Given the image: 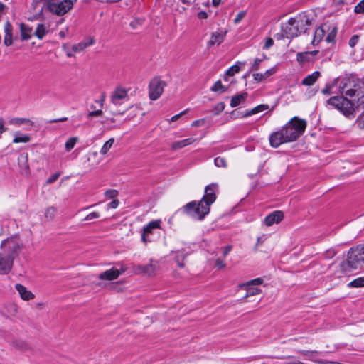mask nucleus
I'll return each mask as SVG.
<instances>
[{
	"instance_id": "cd10ccee",
	"label": "nucleus",
	"mask_w": 364,
	"mask_h": 364,
	"mask_svg": "<svg viewBox=\"0 0 364 364\" xmlns=\"http://www.w3.org/2000/svg\"><path fill=\"white\" fill-rule=\"evenodd\" d=\"M93 45V41L90 40L89 43H79L72 46V51L74 53H79L84 50L88 46Z\"/></svg>"
},
{
	"instance_id": "6ab92c4d",
	"label": "nucleus",
	"mask_w": 364,
	"mask_h": 364,
	"mask_svg": "<svg viewBox=\"0 0 364 364\" xmlns=\"http://www.w3.org/2000/svg\"><path fill=\"white\" fill-rule=\"evenodd\" d=\"M326 25H323L315 30L311 44L313 46H317L323 38L325 35V27Z\"/></svg>"
},
{
	"instance_id": "a211bd4d",
	"label": "nucleus",
	"mask_w": 364,
	"mask_h": 364,
	"mask_svg": "<svg viewBox=\"0 0 364 364\" xmlns=\"http://www.w3.org/2000/svg\"><path fill=\"white\" fill-rule=\"evenodd\" d=\"M15 288L19 293L22 299L25 301H29L34 298V294L31 291L27 290V289L23 285L21 284H16L15 285Z\"/></svg>"
},
{
	"instance_id": "bb28decb",
	"label": "nucleus",
	"mask_w": 364,
	"mask_h": 364,
	"mask_svg": "<svg viewBox=\"0 0 364 364\" xmlns=\"http://www.w3.org/2000/svg\"><path fill=\"white\" fill-rule=\"evenodd\" d=\"M30 141L31 136L28 134H21L19 132H15L13 143H27Z\"/></svg>"
},
{
	"instance_id": "2f4dec72",
	"label": "nucleus",
	"mask_w": 364,
	"mask_h": 364,
	"mask_svg": "<svg viewBox=\"0 0 364 364\" xmlns=\"http://www.w3.org/2000/svg\"><path fill=\"white\" fill-rule=\"evenodd\" d=\"M114 142V138H110L109 140H107L105 144L104 145L102 146V147L101 148V150H100V154L102 155H105L107 154V152L109 151V149H111V147L112 146Z\"/></svg>"
},
{
	"instance_id": "bf43d9fd",
	"label": "nucleus",
	"mask_w": 364,
	"mask_h": 364,
	"mask_svg": "<svg viewBox=\"0 0 364 364\" xmlns=\"http://www.w3.org/2000/svg\"><path fill=\"white\" fill-rule=\"evenodd\" d=\"M215 266L218 268V269H223L225 267V263L223 260H221L220 259H218L215 262Z\"/></svg>"
},
{
	"instance_id": "473e14b6",
	"label": "nucleus",
	"mask_w": 364,
	"mask_h": 364,
	"mask_svg": "<svg viewBox=\"0 0 364 364\" xmlns=\"http://www.w3.org/2000/svg\"><path fill=\"white\" fill-rule=\"evenodd\" d=\"M318 53V50L311 52L299 53L297 54V60L301 61H308L309 55H315Z\"/></svg>"
},
{
	"instance_id": "79ce46f5",
	"label": "nucleus",
	"mask_w": 364,
	"mask_h": 364,
	"mask_svg": "<svg viewBox=\"0 0 364 364\" xmlns=\"http://www.w3.org/2000/svg\"><path fill=\"white\" fill-rule=\"evenodd\" d=\"M184 259H185V255H184V254L183 252H178L176 253V262L178 263V265L180 267H184V264H183V262Z\"/></svg>"
},
{
	"instance_id": "e2e57ef3",
	"label": "nucleus",
	"mask_w": 364,
	"mask_h": 364,
	"mask_svg": "<svg viewBox=\"0 0 364 364\" xmlns=\"http://www.w3.org/2000/svg\"><path fill=\"white\" fill-rule=\"evenodd\" d=\"M7 129L4 126V121L2 118H0V134L6 132Z\"/></svg>"
},
{
	"instance_id": "58836bf2",
	"label": "nucleus",
	"mask_w": 364,
	"mask_h": 364,
	"mask_svg": "<svg viewBox=\"0 0 364 364\" xmlns=\"http://www.w3.org/2000/svg\"><path fill=\"white\" fill-rule=\"evenodd\" d=\"M214 164L217 167H222V168H226L227 167V162L225 158L218 156L214 159Z\"/></svg>"
},
{
	"instance_id": "052dcab7",
	"label": "nucleus",
	"mask_w": 364,
	"mask_h": 364,
	"mask_svg": "<svg viewBox=\"0 0 364 364\" xmlns=\"http://www.w3.org/2000/svg\"><path fill=\"white\" fill-rule=\"evenodd\" d=\"M205 120L203 119L196 120L192 122L191 126L192 127H200L203 125Z\"/></svg>"
},
{
	"instance_id": "0eeeda50",
	"label": "nucleus",
	"mask_w": 364,
	"mask_h": 364,
	"mask_svg": "<svg viewBox=\"0 0 364 364\" xmlns=\"http://www.w3.org/2000/svg\"><path fill=\"white\" fill-rule=\"evenodd\" d=\"M73 3L70 0H64L59 1L58 0H48L47 1L48 9L57 15H64L73 8Z\"/></svg>"
},
{
	"instance_id": "49530a36",
	"label": "nucleus",
	"mask_w": 364,
	"mask_h": 364,
	"mask_svg": "<svg viewBox=\"0 0 364 364\" xmlns=\"http://www.w3.org/2000/svg\"><path fill=\"white\" fill-rule=\"evenodd\" d=\"M105 195L109 198L114 199L118 196V191L117 190L109 189L105 193Z\"/></svg>"
},
{
	"instance_id": "f704fd0d",
	"label": "nucleus",
	"mask_w": 364,
	"mask_h": 364,
	"mask_svg": "<svg viewBox=\"0 0 364 364\" xmlns=\"http://www.w3.org/2000/svg\"><path fill=\"white\" fill-rule=\"evenodd\" d=\"M339 81V78L335 79L332 83L327 84L326 87L322 89L321 92L323 95H328L332 93L331 90L333 88L335 85L338 84Z\"/></svg>"
},
{
	"instance_id": "6e6d98bb",
	"label": "nucleus",
	"mask_w": 364,
	"mask_h": 364,
	"mask_svg": "<svg viewBox=\"0 0 364 364\" xmlns=\"http://www.w3.org/2000/svg\"><path fill=\"white\" fill-rule=\"evenodd\" d=\"M245 14H246L245 11L239 12L234 19L235 23H240L241 21V20L245 17Z\"/></svg>"
},
{
	"instance_id": "338daca9",
	"label": "nucleus",
	"mask_w": 364,
	"mask_h": 364,
	"mask_svg": "<svg viewBox=\"0 0 364 364\" xmlns=\"http://www.w3.org/2000/svg\"><path fill=\"white\" fill-rule=\"evenodd\" d=\"M231 250H232V246H230V245L225 247L223 248V256L225 257L226 255H228V253L231 251Z\"/></svg>"
},
{
	"instance_id": "f8f14e48",
	"label": "nucleus",
	"mask_w": 364,
	"mask_h": 364,
	"mask_svg": "<svg viewBox=\"0 0 364 364\" xmlns=\"http://www.w3.org/2000/svg\"><path fill=\"white\" fill-rule=\"evenodd\" d=\"M284 218V214L282 211H274L267 216L265 217L264 220V223L267 226H271L274 223H279Z\"/></svg>"
},
{
	"instance_id": "aec40b11",
	"label": "nucleus",
	"mask_w": 364,
	"mask_h": 364,
	"mask_svg": "<svg viewBox=\"0 0 364 364\" xmlns=\"http://www.w3.org/2000/svg\"><path fill=\"white\" fill-rule=\"evenodd\" d=\"M321 76V73L319 71H315L313 73L308 75L305 77L301 82V84L305 86H311L314 85L316 80Z\"/></svg>"
},
{
	"instance_id": "37998d69",
	"label": "nucleus",
	"mask_w": 364,
	"mask_h": 364,
	"mask_svg": "<svg viewBox=\"0 0 364 364\" xmlns=\"http://www.w3.org/2000/svg\"><path fill=\"white\" fill-rule=\"evenodd\" d=\"M240 70V67L237 65H235L232 66L231 68H230L227 70L226 75L227 76H233L235 73H239Z\"/></svg>"
},
{
	"instance_id": "a878e982",
	"label": "nucleus",
	"mask_w": 364,
	"mask_h": 364,
	"mask_svg": "<svg viewBox=\"0 0 364 364\" xmlns=\"http://www.w3.org/2000/svg\"><path fill=\"white\" fill-rule=\"evenodd\" d=\"M9 123L16 127H20L23 124H28L31 126L33 124V122L29 119L20 117L12 118L9 121Z\"/></svg>"
},
{
	"instance_id": "680f3d73",
	"label": "nucleus",
	"mask_w": 364,
	"mask_h": 364,
	"mask_svg": "<svg viewBox=\"0 0 364 364\" xmlns=\"http://www.w3.org/2000/svg\"><path fill=\"white\" fill-rule=\"evenodd\" d=\"M119 205V200H113L112 202H110L108 204V207L110 208H116Z\"/></svg>"
},
{
	"instance_id": "39448f33",
	"label": "nucleus",
	"mask_w": 364,
	"mask_h": 364,
	"mask_svg": "<svg viewBox=\"0 0 364 364\" xmlns=\"http://www.w3.org/2000/svg\"><path fill=\"white\" fill-rule=\"evenodd\" d=\"M364 265V249L359 245L351 247L348 252L346 260L340 264V271L343 274H348L360 269Z\"/></svg>"
},
{
	"instance_id": "5701e85b",
	"label": "nucleus",
	"mask_w": 364,
	"mask_h": 364,
	"mask_svg": "<svg viewBox=\"0 0 364 364\" xmlns=\"http://www.w3.org/2000/svg\"><path fill=\"white\" fill-rule=\"evenodd\" d=\"M21 37L23 41H27L31 38L32 28L23 23L20 24Z\"/></svg>"
},
{
	"instance_id": "c85d7f7f",
	"label": "nucleus",
	"mask_w": 364,
	"mask_h": 364,
	"mask_svg": "<svg viewBox=\"0 0 364 364\" xmlns=\"http://www.w3.org/2000/svg\"><path fill=\"white\" fill-rule=\"evenodd\" d=\"M240 287H245V286H243V284L241 285ZM245 287L247 288V290H246V294L245 295L244 298H247V297L255 296V295L262 293V290L257 287H255L252 286H245Z\"/></svg>"
},
{
	"instance_id": "8fccbe9b",
	"label": "nucleus",
	"mask_w": 364,
	"mask_h": 364,
	"mask_svg": "<svg viewBox=\"0 0 364 364\" xmlns=\"http://www.w3.org/2000/svg\"><path fill=\"white\" fill-rule=\"evenodd\" d=\"M274 45V40L271 37H268L266 38L263 49L267 50L271 48Z\"/></svg>"
},
{
	"instance_id": "a18cd8bd",
	"label": "nucleus",
	"mask_w": 364,
	"mask_h": 364,
	"mask_svg": "<svg viewBox=\"0 0 364 364\" xmlns=\"http://www.w3.org/2000/svg\"><path fill=\"white\" fill-rule=\"evenodd\" d=\"M354 11L356 14H364V0L360 1L354 9Z\"/></svg>"
},
{
	"instance_id": "09e8293b",
	"label": "nucleus",
	"mask_w": 364,
	"mask_h": 364,
	"mask_svg": "<svg viewBox=\"0 0 364 364\" xmlns=\"http://www.w3.org/2000/svg\"><path fill=\"white\" fill-rule=\"evenodd\" d=\"M359 41V36L358 35H353L349 40V46L351 48L355 47Z\"/></svg>"
},
{
	"instance_id": "72a5a7b5",
	"label": "nucleus",
	"mask_w": 364,
	"mask_h": 364,
	"mask_svg": "<svg viewBox=\"0 0 364 364\" xmlns=\"http://www.w3.org/2000/svg\"><path fill=\"white\" fill-rule=\"evenodd\" d=\"M348 287L351 288H358L364 287V277H358L350 282L348 284Z\"/></svg>"
},
{
	"instance_id": "13d9d810",
	"label": "nucleus",
	"mask_w": 364,
	"mask_h": 364,
	"mask_svg": "<svg viewBox=\"0 0 364 364\" xmlns=\"http://www.w3.org/2000/svg\"><path fill=\"white\" fill-rule=\"evenodd\" d=\"M265 240H266V237L264 235L257 237V243L255 247V250H257L259 245L262 244L265 241Z\"/></svg>"
},
{
	"instance_id": "f257e3e1",
	"label": "nucleus",
	"mask_w": 364,
	"mask_h": 364,
	"mask_svg": "<svg viewBox=\"0 0 364 364\" xmlns=\"http://www.w3.org/2000/svg\"><path fill=\"white\" fill-rule=\"evenodd\" d=\"M338 83L341 96L330 97L327 104L339 110L346 117L353 118L355 109L364 107V84L353 75L339 79Z\"/></svg>"
},
{
	"instance_id": "9b49d317",
	"label": "nucleus",
	"mask_w": 364,
	"mask_h": 364,
	"mask_svg": "<svg viewBox=\"0 0 364 364\" xmlns=\"http://www.w3.org/2000/svg\"><path fill=\"white\" fill-rule=\"evenodd\" d=\"M124 272V269L119 270L116 268H112L100 273L98 278L101 280L112 281L117 279Z\"/></svg>"
},
{
	"instance_id": "e433bc0d",
	"label": "nucleus",
	"mask_w": 364,
	"mask_h": 364,
	"mask_svg": "<svg viewBox=\"0 0 364 364\" xmlns=\"http://www.w3.org/2000/svg\"><path fill=\"white\" fill-rule=\"evenodd\" d=\"M337 34V28L336 26H333L331 28V29L329 31V33H328L326 41L328 43H333L335 41V38Z\"/></svg>"
},
{
	"instance_id": "4468645a",
	"label": "nucleus",
	"mask_w": 364,
	"mask_h": 364,
	"mask_svg": "<svg viewBox=\"0 0 364 364\" xmlns=\"http://www.w3.org/2000/svg\"><path fill=\"white\" fill-rule=\"evenodd\" d=\"M159 265L157 262L153 260L150 261V263L146 265H139L136 269L141 273L151 276L155 273L158 269Z\"/></svg>"
},
{
	"instance_id": "0e129e2a",
	"label": "nucleus",
	"mask_w": 364,
	"mask_h": 364,
	"mask_svg": "<svg viewBox=\"0 0 364 364\" xmlns=\"http://www.w3.org/2000/svg\"><path fill=\"white\" fill-rule=\"evenodd\" d=\"M208 14L205 11H200L198 14V17L200 19H206L208 18Z\"/></svg>"
},
{
	"instance_id": "20e7f679",
	"label": "nucleus",
	"mask_w": 364,
	"mask_h": 364,
	"mask_svg": "<svg viewBox=\"0 0 364 364\" xmlns=\"http://www.w3.org/2000/svg\"><path fill=\"white\" fill-rule=\"evenodd\" d=\"M311 25V20L306 13H301L291 18L282 25V31L287 38L297 37L305 33Z\"/></svg>"
},
{
	"instance_id": "f3484780",
	"label": "nucleus",
	"mask_w": 364,
	"mask_h": 364,
	"mask_svg": "<svg viewBox=\"0 0 364 364\" xmlns=\"http://www.w3.org/2000/svg\"><path fill=\"white\" fill-rule=\"evenodd\" d=\"M18 164L23 174H27L29 172V165L28 162V154H21L18 157Z\"/></svg>"
},
{
	"instance_id": "7c9ffc66",
	"label": "nucleus",
	"mask_w": 364,
	"mask_h": 364,
	"mask_svg": "<svg viewBox=\"0 0 364 364\" xmlns=\"http://www.w3.org/2000/svg\"><path fill=\"white\" fill-rule=\"evenodd\" d=\"M78 140L79 138L77 136H73L69 138L65 144V150L67 151H70L71 149H73Z\"/></svg>"
},
{
	"instance_id": "7ed1b4c3",
	"label": "nucleus",
	"mask_w": 364,
	"mask_h": 364,
	"mask_svg": "<svg viewBox=\"0 0 364 364\" xmlns=\"http://www.w3.org/2000/svg\"><path fill=\"white\" fill-rule=\"evenodd\" d=\"M22 248V243L15 238H8L1 242L0 274H7L11 271L14 260L19 255Z\"/></svg>"
},
{
	"instance_id": "393cba45",
	"label": "nucleus",
	"mask_w": 364,
	"mask_h": 364,
	"mask_svg": "<svg viewBox=\"0 0 364 364\" xmlns=\"http://www.w3.org/2000/svg\"><path fill=\"white\" fill-rule=\"evenodd\" d=\"M247 97V92H242L233 96L230 101V106L235 107L245 101Z\"/></svg>"
},
{
	"instance_id": "2eb2a0df",
	"label": "nucleus",
	"mask_w": 364,
	"mask_h": 364,
	"mask_svg": "<svg viewBox=\"0 0 364 364\" xmlns=\"http://www.w3.org/2000/svg\"><path fill=\"white\" fill-rule=\"evenodd\" d=\"M4 43L6 46H10L13 43V26L9 21L4 24Z\"/></svg>"
},
{
	"instance_id": "de8ad7c7",
	"label": "nucleus",
	"mask_w": 364,
	"mask_h": 364,
	"mask_svg": "<svg viewBox=\"0 0 364 364\" xmlns=\"http://www.w3.org/2000/svg\"><path fill=\"white\" fill-rule=\"evenodd\" d=\"M356 124L360 129H364V113L358 116L356 119Z\"/></svg>"
},
{
	"instance_id": "4d7b16f0",
	"label": "nucleus",
	"mask_w": 364,
	"mask_h": 364,
	"mask_svg": "<svg viewBox=\"0 0 364 364\" xmlns=\"http://www.w3.org/2000/svg\"><path fill=\"white\" fill-rule=\"evenodd\" d=\"M302 354L304 355L309 357L311 359H313L314 358V355L317 354L316 351H309V350H302L301 351Z\"/></svg>"
},
{
	"instance_id": "6e6552de",
	"label": "nucleus",
	"mask_w": 364,
	"mask_h": 364,
	"mask_svg": "<svg viewBox=\"0 0 364 364\" xmlns=\"http://www.w3.org/2000/svg\"><path fill=\"white\" fill-rule=\"evenodd\" d=\"M166 82L155 77L149 83V97L151 100H157L163 93Z\"/></svg>"
},
{
	"instance_id": "f03ea898",
	"label": "nucleus",
	"mask_w": 364,
	"mask_h": 364,
	"mask_svg": "<svg viewBox=\"0 0 364 364\" xmlns=\"http://www.w3.org/2000/svg\"><path fill=\"white\" fill-rule=\"evenodd\" d=\"M218 191L217 183H211L205 188V194L200 201H192L183 206L184 211L192 218L202 220L210 212V206L216 200Z\"/></svg>"
},
{
	"instance_id": "774afa93",
	"label": "nucleus",
	"mask_w": 364,
	"mask_h": 364,
	"mask_svg": "<svg viewBox=\"0 0 364 364\" xmlns=\"http://www.w3.org/2000/svg\"><path fill=\"white\" fill-rule=\"evenodd\" d=\"M141 21L139 20H134L130 23V26L133 28H136L138 24H140Z\"/></svg>"
},
{
	"instance_id": "ddd939ff",
	"label": "nucleus",
	"mask_w": 364,
	"mask_h": 364,
	"mask_svg": "<svg viewBox=\"0 0 364 364\" xmlns=\"http://www.w3.org/2000/svg\"><path fill=\"white\" fill-rule=\"evenodd\" d=\"M226 33V31L222 30L213 32L211 34L210 41L208 42V47L210 48L215 45L219 46L224 41Z\"/></svg>"
},
{
	"instance_id": "a19ab883",
	"label": "nucleus",
	"mask_w": 364,
	"mask_h": 364,
	"mask_svg": "<svg viewBox=\"0 0 364 364\" xmlns=\"http://www.w3.org/2000/svg\"><path fill=\"white\" fill-rule=\"evenodd\" d=\"M263 283V279L262 278H256L252 280L248 281L245 284H243V286H257L260 285Z\"/></svg>"
},
{
	"instance_id": "c03bdc74",
	"label": "nucleus",
	"mask_w": 364,
	"mask_h": 364,
	"mask_svg": "<svg viewBox=\"0 0 364 364\" xmlns=\"http://www.w3.org/2000/svg\"><path fill=\"white\" fill-rule=\"evenodd\" d=\"M225 107V105L224 102L218 103L213 109L214 114H215V115L219 114L220 112H222L224 110Z\"/></svg>"
},
{
	"instance_id": "864d4df0",
	"label": "nucleus",
	"mask_w": 364,
	"mask_h": 364,
	"mask_svg": "<svg viewBox=\"0 0 364 364\" xmlns=\"http://www.w3.org/2000/svg\"><path fill=\"white\" fill-rule=\"evenodd\" d=\"M262 61V59L255 58L251 66V70H257Z\"/></svg>"
},
{
	"instance_id": "9d476101",
	"label": "nucleus",
	"mask_w": 364,
	"mask_h": 364,
	"mask_svg": "<svg viewBox=\"0 0 364 364\" xmlns=\"http://www.w3.org/2000/svg\"><path fill=\"white\" fill-rule=\"evenodd\" d=\"M270 146L273 148H277L281 144L289 142L287 141L282 129L272 133L269 137Z\"/></svg>"
},
{
	"instance_id": "3c124183",
	"label": "nucleus",
	"mask_w": 364,
	"mask_h": 364,
	"mask_svg": "<svg viewBox=\"0 0 364 364\" xmlns=\"http://www.w3.org/2000/svg\"><path fill=\"white\" fill-rule=\"evenodd\" d=\"M60 176V173L58 172V173H55L54 174H53L52 176H50L46 181V183L48 184H50V183H53V182H55Z\"/></svg>"
},
{
	"instance_id": "c756f323",
	"label": "nucleus",
	"mask_w": 364,
	"mask_h": 364,
	"mask_svg": "<svg viewBox=\"0 0 364 364\" xmlns=\"http://www.w3.org/2000/svg\"><path fill=\"white\" fill-rule=\"evenodd\" d=\"M47 30L44 24H38L36 31L34 33L35 36L39 38L42 39L46 34Z\"/></svg>"
},
{
	"instance_id": "4be33fe9",
	"label": "nucleus",
	"mask_w": 364,
	"mask_h": 364,
	"mask_svg": "<svg viewBox=\"0 0 364 364\" xmlns=\"http://www.w3.org/2000/svg\"><path fill=\"white\" fill-rule=\"evenodd\" d=\"M196 141V139L193 138H187L181 141H177L171 144V149L173 150H177L183 148L188 145L192 144Z\"/></svg>"
},
{
	"instance_id": "ea45409f",
	"label": "nucleus",
	"mask_w": 364,
	"mask_h": 364,
	"mask_svg": "<svg viewBox=\"0 0 364 364\" xmlns=\"http://www.w3.org/2000/svg\"><path fill=\"white\" fill-rule=\"evenodd\" d=\"M56 210L53 207H49L46 210L45 216L48 220H52L55 214Z\"/></svg>"
},
{
	"instance_id": "4c0bfd02",
	"label": "nucleus",
	"mask_w": 364,
	"mask_h": 364,
	"mask_svg": "<svg viewBox=\"0 0 364 364\" xmlns=\"http://www.w3.org/2000/svg\"><path fill=\"white\" fill-rule=\"evenodd\" d=\"M210 90L213 92L220 91L221 92H225L227 90V88L222 85L220 80H218L215 82Z\"/></svg>"
},
{
	"instance_id": "412c9836",
	"label": "nucleus",
	"mask_w": 364,
	"mask_h": 364,
	"mask_svg": "<svg viewBox=\"0 0 364 364\" xmlns=\"http://www.w3.org/2000/svg\"><path fill=\"white\" fill-rule=\"evenodd\" d=\"M276 68L274 67L267 70L264 73H254L253 78L257 82H262L268 78L269 77H270L271 75H274L276 73Z\"/></svg>"
},
{
	"instance_id": "423d86ee",
	"label": "nucleus",
	"mask_w": 364,
	"mask_h": 364,
	"mask_svg": "<svg viewBox=\"0 0 364 364\" xmlns=\"http://www.w3.org/2000/svg\"><path fill=\"white\" fill-rule=\"evenodd\" d=\"M306 128V122L298 117H294L282 129L284 132L287 141L291 142L300 137L305 132Z\"/></svg>"
},
{
	"instance_id": "c9c22d12",
	"label": "nucleus",
	"mask_w": 364,
	"mask_h": 364,
	"mask_svg": "<svg viewBox=\"0 0 364 364\" xmlns=\"http://www.w3.org/2000/svg\"><path fill=\"white\" fill-rule=\"evenodd\" d=\"M338 253V251L334 248L331 247L323 252L322 257L326 259H330L334 257Z\"/></svg>"
},
{
	"instance_id": "b1692460",
	"label": "nucleus",
	"mask_w": 364,
	"mask_h": 364,
	"mask_svg": "<svg viewBox=\"0 0 364 364\" xmlns=\"http://www.w3.org/2000/svg\"><path fill=\"white\" fill-rule=\"evenodd\" d=\"M268 109H269V105H259L256 106L253 109H250L249 111L245 112L242 114V117H247L252 116L253 114L262 112H263L264 110H267Z\"/></svg>"
},
{
	"instance_id": "69168bd1",
	"label": "nucleus",
	"mask_w": 364,
	"mask_h": 364,
	"mask_svg": "<svg viewBox=\"0 0 364 364\" xmlns=\"http://www.w3.org/2000/svg\"><path fill=\"white\" fill-rule=\"evenodd\" d=\"M186 112V110H184L183 112H181V113L178 114H176L174 116H173L171 118V122H175L176 120H178L179 119V117L181 116H182L183 114H185Z\"/></svg>"
},
{
	"instance_id": "5fc2aeb1",
	"label": "nucleus",
	"mask_w": 364,
	"mask_h": 364,
	"mask_svg": "<svg viewBox=\"0 0 364 364\" xmlns=\"http://www.w3.org/2000/svg\"><path fill=\"white\" fill-rule=\"evenodd\" d=\"M102 115V111L101 109H98V110L90 112L87 114V117L92 118L94 117H100Z\"/></svg>"
},
{
	"instance_id": "1a4fd4ad",
	"label": "nucleus",
	"mask_w": 364,
	"mask_h": 364,
	"mask_svg": "<svg viewBox=\"0 0 364 364\" xmlns=\"http://www.w3.org/2000/svg\"><path fill=\"white\" fill-rule=\"evenodd\" d=\"M161 220H152L144 228L141 234V240L145 245L152 242L153 240L151 236L154 234V230L161 228Z\"/></svg>"
},
{
	"instance_id": "603ef678",
	"label": "nucleus",
	"mask_w": 364,
	"mask_h": 364,
	"mask_svg": "<svg viewBox=\"0 0 364 364\" xmlns=\"http://www.w3.org/2000/svg\"><path fill=\"white\" fill-rule=\"evenodd\" d=\"M100 215L98 212H92L88 214L84 219V220H91L100 218Z\"/></svg>"
},
{
	"instance_id": "dca6fc26",
	"label": "nucleus",
	"mask_w": 364,
	"mask_h": 364,
	"mask_svg": "<svg viewBox=\"0 0 364 364\" xmlns=\"http://www.w3.org/2000/svg\"><path fill=\"white\" fill-rule=\"evenodd\" d=\"M128 96L127 91L122 88H117L111 95V102L117 105L120 104V101L127 98Z\"/></svg>"
}]
</instances>
